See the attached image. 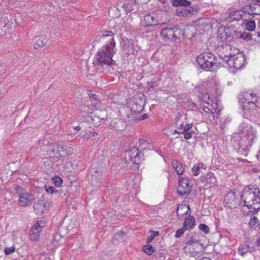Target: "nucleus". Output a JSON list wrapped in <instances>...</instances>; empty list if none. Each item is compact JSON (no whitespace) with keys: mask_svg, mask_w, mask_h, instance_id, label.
Here are the masks:
<instances>
[{"mask_svg":"<svg viewBox=\"0 0 260 260\" xmlns=\"http://www.w3.org/2000/svg\"><path fill=\"white\" fill-rule=\"evenodd\" d=\"M114 34L111 31L102 30L96 36L95 42L102 41L104 45L100 48L93 63L103 68L112 66L115 64L112 57L116 51Z\"/></svg>","mask_w":260,"mask_h":260,"instance_id":"f257e3e1","label":"nucleus"},{"mask_svg":"<svg viewBox=\"0 0 260 260\" xmlns=\"http://www.w3.org/2000/svg\"><path fill=\"white\" fill-rule=\"evenodd\" d=\"M228 46H225L222 47V50H219V56L222 60L228 63L230 68L236 69H241L246 63V59L243 54L238 53L236 55L226 54L224 53V50H228Z\"/></svg>","mask_w":260,"mask_h":260,"instance_id":"f03ea898","label":"nucleus"},{"mask_svg":"<svg viewBox=\"0 0 260 260\" xmlns=\"http://www.w3.org/2000/svg\"><path fill=\"white\" fill-rule=\"evenodd\" d=\"M240 101L245 113L251 114L260 109V97L256 96L253 93L245 94Z\"/></svg>","mask_w":260,"mask_h":260,"instance_id":"7ed1b4c3","label":"nucleus"},{"mask_svg":"<svg viewBox=\"0 0 260 260\" xmlns=\"http://www.w3.org/2000/svg\"><path fill=\"white\" fill-rule=\"evenodd\" d=\"M196 61L202 69L206 71H211L215 63V57L211 53H205L200 54L197 58Z\"/></svg>","mask_w":260,"mask_h":260,"instance_id":"20e7f679","label":"nucleus"},{"mask_svg":"<svg viewBox=\"0 0 260 260\" xmlns=\"http://www.w3.org/2000/svg\"><path fill=\"white\" fill-rule=\"evenodd\" d=\"M15 190L19 196L18 204L20 206H28L35 200L34 196L32 194L27 192L20 186H16Z\"/></svg>","mask_w":260,"mask_h":260,"instance_id":"39448f33","label":"nucleus"},{"mask_svg":"<svg viewBox=\"0 0 260 260\" xmlns=\"http://www.w3.org/2000/svg\"><path fill=\"white\" fill-rule=\"evenodd\" d=\"M260 194L259 190L256 188H250L249 187H245L241 196V200L244 202V206L247 207L250 204V202L254 199Z\"/></svg>","mask_w":260,"mask_h":260,"instance_id":"423d86ee","label":"nucleus"},{"mask_svg":"<svg viewBox=\"0 0 260 260\" xmlns=\"http://www.w3.org/2000/svg\"><path fill=\"white\" fill-rule=\"evenodd\" d=\"M45 225V223L42 220L37 222L30 230L29 238L31 241L37 242L40 238V233L42 229Z\"/></svg>","mask_w":260,"mask_h":260,"instance_id":"0eeeda50","label":"nucleus"},{"mask_svg":"<svg viewBox=\"0 0 260 260\" xmlns=\"http://www.w3.org/2000/svg\"><path fill=\"white\" fill-rule=\"evenodd\" d=\"M191 181L185 178H180L178 187V192L181 196L189 193L191 190Z\"/></svg>","mask_w":260,"mask_h":260,"instance_id":"6e6552de","label":"nucleus"},{"mask_svg":"<svg viewBox=\"0 0 260 260\" xmlns=\"http://www.w3.org/2000/svg\"><path fill=\"white\" fill-rule=\"evenodd\" d=\"M141 23L145 27L153 26L160 24L155 14L153 13L146 15Z\"/></svg>","mask_w":260,"mask_h":260,"instance_id":"1a4fd4ad","label":"nucleus"},{"mask_svg":"<svg viewBox=\"0 0 260 260\" xmlns=\"http://www.w3.org/2000/svg\"><path fill=\"white\" fill-rule=\"evenodd\" d=\"M196 246L197 250L194 251L189 250V254L191 256H196L198 253L200 252L202 249V245L197 240L195 239H191L187 242V245L185 247L186 252H188V249L193 248V246Z\"/></svg>","mask_w":260,"mask_h":260,"instance_id":"9d476101","label":"nucleus"},{"mask_svg":"<svg viewBox=\"0 0 260 260\" xmlns=\"http://www.w3.org/2000/svg\"><path fill=\"white\" fill-rule=\"evenodd\" d=\"M180 31L177 27L165 28L161 30L160 35L164 39L171 40L174 38L177 39L178 38V32L179 33Z\"/></svg>","mask_w":260,"mask_h":260,"instance_id":"9b49d317","label":"nucleus"},{"mask_svg":"<svg viewBox=\"0 0 260 260\" xmlns=\"http://www.w3.org/2000/svg\"><path fill=\"white\" fill-rule=\"evenodd\" d=\"M122 7L126 13H134L138 10L139 5L136 0H124Z\"/></svg>","mask_w":260,"mask_h":260,"instance_id":"f8f14e48","label":"nucleus"},{"mask_svg":"<svg viewBox=\"0 0 260 260\" xmlns=\"http://www.w3.org/2000/svg\"><path fill=\"white\" fill-rule=\"evenodd\" d=\"M191 214L189 206L185 204H179L177 209V215L179 219H186Z\"/></svg>","mask_w":260,"mask_h":260,"instance_id":"ddd939ff","label":"nucleus"},{"mask_svg":"<svg viewBox=\"0 0 260 260\" xmlns=\"http://www.w3.org/2000/svg\"><path fill=\"white\" fill-rule=\"evenodd\" d=\"M204 97L205 99L208 98V101H206L203 106V107H204V111L207 113L211 114V117L210 119V121L216 120L215 116L213 115L216 112L215 107H214L212 104H210L209 94L207 93L204 96Z\"/></svg>","mask_w":260,"mask_h":260,"instance_id":"4468645a","label":"nucleus"},{"mask_svg":"<svg viewBox=\"0 0 260 260\" xmlns=\"http://www.w3.org/2000/svg\"><path fill=\"white\" fill-rule=\"evenodd\" d=\"M194 9L189 7H178L176 10V14L179 17H189L193 15Z\"/></svg>","mask_w":260,"mask_h":260,"instance_id":"2eb2a0df","label":"nucleus"},{"mask_svg":"<svg viewBox=\"0 0 260 260\" xmlns=\"http://www.w3.org/2000/svg\"><path fill=\"white\" fill-rule=\"evenodd\" d=\"M128 155L132 163L137 165L139 164L141 156L138 149L135 147L132 148L128 152Z\"/></svg>","mask_w":260,"mask_h":260,"instance_id":"dca6fc26","label":"nucleus"},{"mask_svg":"<svg viewBox=\"0 0 260 260\" xmlns=\"http://www.w3.org/2000/svg\"><path fill=\"white\" fill-rule=\"evenodd\" d=\"M47 202L45 200H39L34 205V209L37 214L41 215L45 210Z\"/></svg>","mask_w":260,"mask_h":260,"instance_id":"f3484780","label":"nucleus"},{"mask_svg":"<svg viewBox=\"0 0 260 260\" xmlns=\"http://www.w3.org/2000/svg\"><path fill=\"white\" fill-rule=\"evenodd\" d=\"M203 182L205 183L206 185H209L211 187L216 185V179L213 173L209 172L206 175L202 177Z\"/></svg>","mask_w":260,"mask_h":260,"instance_id":"a211bd4d","label":"nucleus"},{"mask_svg":"<svg viewBox=\"0 0 260 260\" xmlns=\"http://www.w3.org/2000/svg\"><path fill=\"white\" fill-rule=\"evenodd\" d=\"M247 206V208L250 209L252 212H257L260 209V196H257L254 199L252 200Z\"/></svg>","mask_w":260,"mask_h":260,"instance_id":"6ab92c4d","label":"nucleus"},{"mask_svg":"<svg viewBox=\"0 0 260 260\" xmlns=\"http://www.w3.org/2000/svg\"><path fill=\"white\" fill-rule=\"evenodd\" d=\"M172 5L173 6L179 7H189L191 2L187 0H173Z\"/></svg>","mask_w":260,"mask_h":260,"instance_id":"aec40b11","label":"nucleus"},{"mask_svg":"<svg viewBox=\"0 0 260 260\" xmlns=\"http://www.w3.org/2000/svg\"><path fill=\"white\" fill-rule=\"evenodd\" d=\"M172 166L178 175H181L183 173L182 164L177 160L172 161Z\"/></svg>","mask_w":260,"mask_h":260,"instance_id":"412c9836","label":"nucleus"},{"mask_svg":"<svg viewBox=\"0 0 260 260\" xmlns=\"http://www.w3.org/2000/svg\"><path fill=\"white\" fill-rule=\"evenodd\" d=\"M188 217L187 219H184L185 221L183 223V226L186 229L192 228L194 224L195 219L194 217L190 215Z\"/></svg>","mask_w":260,"mask_h":260,"instance_id":"4be33fe9","label":"nucleus"},{"mask_svg":"<svg viewBox=\"0 0 260 260\" xmlns=\"http://www.w3.org/2000/svg\"><path fill=\"white\" fill-rule=\"evenodd\" d=\"M47 40L45 38H38L37 39L36 42L34 44L35 48H39L45 46L47 44Z\"/></svg>","mask_w":260,"mask_h":260,"instance_id":"5701e85b","label":"nucleus"},{"mask_svg":"<svg viewBox=\"0 0 260 260\" xmlns=\"http://www.w3.org/2000/svg\"><path fill=\"white\" fill-rule=\"evenodd\" d=\"M205 166L202 163L197 164L194 165L192 169V172L194 176H198L200 173V170L201 169H205Z\"/></svg>","mask_w":260,"mask_h":260,"instance_id":"b1692460","label":"nucleus"},{"mask_svg":"<svg viewBox=\"0 0 260 260\" xmlns=\"http://www.w3.org/2000/svg\"><path fill=\"white\" fill-rule=\"evenodd\" d=\"M109 14L113 18H118L120 15V10L118 8L114 7L109 10Z\"/></svg>","mask_w":260,"mask_h":260,"instance_id":"393cba45","label":"nucleus"},{"mask_svg":"<svg viewBox=\"0 0 260 260\" xmlns=\"http://www.w3.org/2000/svg\"><path fill=\"white\" fill-rule=\"evenodd\" d=\"M210 22L209 20L203 18L199 20L198 25L202 29L206 28L207 27H209Z\"/></svg>","mask_w":260,"mask_h":260,"instance_id":"a878e982","label":"nucleus"},{"mask_svg":"<svg viewBox=\"0 0 260 260\" xmlns=\"http://www.w3.org/2000/svg\"><path fill=\"white\" fill-rule=\"evenodd\" d=\"M143 251L148 255H151L154 252L155 250L151 245L148 244L143 247Z\"/></svg>","mask_w":260,"mask_h":260,"instance_id":"bb28decb","label":"nucleus"},{"mask_svg":"<svg viewBox=\"0 0 260 260\" xmlns=\"http://www.w3.org/2000/svg\"><path fill=\"white\" fill-rule=\"evenodd\" d=\"M249 250V247L247 245H241L238 249V253L241 256H243L245 253Z\"/></svg>","mask_w":260,"mask_h":260,"instance_id":"cd10ccee","label":"nucleus"},{"mask_svg":"<svg viewBox=\"0 0 260 260\" xmlns=\"http://www.w3.org/2000/svg\"><path fill=\"white\" fill-rule=\"evenodd\" d=\"M101 175H92L91 176V183L93 186H98L99 184V181L101 179Z\"/></svg>","mask_w":260,"mask_h":260,"instance_id":"c85d7f7f","label":"nucleus"},{"mask_svg":"<svg viewBox=\"0 0 260 260\" xmlns=\"http://www.w3.org/2000/svg\"><path fill=\"white\" fill-rule=\"evenodd\" d=\"M149 143L146 141L141 139L139 141V145L140 150H145L149 145Z\"/></svg>","mask_w":260,"mask_h":260,"instance_id":"c756f323","label":"nucleus"},{"mask_svg":"<svg viewBox=\"0 0 260 260\" xmlns=\"http://www.w3.org/2000/svg\"><path fill=\"white\" fill-rule=\"evenodd\" d=\"M248 7H249V9H251V12L254 15H259V13L257 12L256 10L257 9H260V5L257 4H253V5H249Z\"/></svg>","mask_w":260,"mask_h":260,"instance_id":"7c9ffc66","label":"nucleus"},{"mask_svg":"<svg viewBox=\"0 0 260 260\" xmlns=\"http://www.w3.org/2000/svg\"><path fill=\"white\" fill-rule=\"evenodd\" d=\"M246 28L249 31H253L255 28V23L253 20L249 21L246 24Z\"/></svg>","mask_w":260,"mask_h":260,"instance_id":"2f4dec72","label":"nucleus"},{"mask_svg":"<svg viewBox=\"0 0 260 260\" xmlns=\"http://www.w3.org/2000/svg\"><path fill=\"white\" fill-rule=\"evenodd\" d=\"M182 118L181 116L179 117L178 119H177L175 122V124L177 126L178 129L180 131V132L182 131L184 124H183V122H181L180 120H181Z\"/></svg>","mask_w":260,"mask_h":260,"instance_id":"473e14b6","label":"nucleus"},{"mask_svg":"<svg viewBox=\"0 0 260 260\" xmlns=\"http://www.w3.org/2000/svg\"><path fill=\"white\" fill-rule=\"evenodd\" d=\"M52 181L53 184H54L56 187H59L62 183L61 179L58 176L53 177Z\"/></svg>","mask_w":260,"mask_h":260,"instance_id":"72a5a7b5","label":"nucleus"},{"mask_svg":"<svg viewBox=\"0 0 260 260\" xmlns=\"http://www.w3.org/2000/svg\"><path fill=\"white\" fill-rule=\"evenodd\" d=\"M199 229L207 234L209 232V229L208 226L205 224H201L199 225Z\"/></svg>","mask_w":260,"mask_h":260,"instance_id":"f704fd0d","label":"nucleus"},{"mask_svg":"<svg viewBox=\"0 0 260 260\" xmlns=\"http://www.w3.org/2000/svg\"><path fill=\"white\" fill-rule=\"evenodd\" d=\"M45 190L47 192L49 193H54L57 192V190L53 186H45Z\"/></svg>","mask_w":260,"mask_h":260,"instance_id":"c9c22d12","label":"nucleus"},{"mask_svg":"<svg viewBox=\"0 0 260 260\" xmlns=\"http://www.w3.org/2000/svg\"><path fill=\"white\" fill-rule=\"evenodd\" d=\"M192 127V124L191 123H187L185 124L184 128L182 131L180 132V134H183L186 132H189V129H191Z\"/></svg>","mask_w":260,"mask_h":260,"instance_id":"e433bc0d","label":"nucleus"},{"mask_svg":"<svg viewBox=\"0 0 260 260\" xmlns=\"http://www.w3.org/2000/svg\"><path fill=\"white\" fill-rule=\"evenodd\" d=\"M186 230L187 229H185L184 227L183 226L182 228L177 230L176 232L175 237L176 238L180 237L181 236L183 235L185 231H186Z\"/></svg>","mask_w":260,"mask_h":260,"instance_id":"4c0bfd02","label":"nucleus"},{"mask_svg":"<svg viewBox=\"0 0 260 260\" xmlns=\"http://www.w3.org/2000/svg\"><path fill=\"white\" fill-rule=\"evenodd\" d=\"M15 250V248L14 247H6L4 250V252L6 255H9L14 252Z\"/></svg>","mask_w":260,"mask_h":260,"instance_id":"58836bf2","label":"nucleus"},{"mask_svg":"<svg viewBox=\"0 0 260 260\" xmlns=\"http://www.w3.org/2000/svg\"><path fill=\"white\" fill-rule=\"evenodd\" d=\"M258 219L255 216L251 218L250 222H249V225L251 226H253L256 225V223H258Z\"/></svg>","mask_w":260,"mask_h":260,"instance_id":"ea45409f","label":"nucleus"},{"mask_svg":"<svg viewBox=\"0 0 260 260\" xmlns=\"http://www.w3.org/2000/svg\"><path fill=\"white\" fill-rule=\"evenodd\" d=\"M63 149V147L61 146H58L56 147V148H54L52 149V152L54 153V154H59V152L60 151H62Z\"/></svg>","mask_w":260,"mask_h":260,"instance_id":"a19ab883","label":"nucleus"},{"mask_svg":"<svg viewBox=\"0 0 260 260\" xmlns=\"http://www.w3.org/2000/svg\"><path fill=\"white\" fill-rule=\"evenodd\" d=\"M193 133V131H189V132H186L185 133H184V137L185 139H190L191 137H192V134Z\"/></svg>","mask_w":260,"mask_h":260,"instance_id":"79ce46f5","label":"nucleus"},{"mask_svg":"<svg viewBox=\"0 0 260 260\" xmlns=\"http://www.w3.org/2000/svg\"><path fill=\"white\" fill-rule=\"evenodd\" d=\"M240 38L244 40H249L251 38V34L249 33H244L240 36Z\"/></svg>","mask_w":260,"mask_h":260,"instance_id":"37998d69","label":"nucleus"},{"mask_svg":"<svg viewBox=\"0 0 260 260\" xmlns=\"http://www.w3.org/2000/svg\"><path fill=\"white\" fill-rule=\"evenodd\" d=\"M142 108H143L142 105H140L136 109H135L134 106H133V109L134 111H135V112H136V113H139V112H140V111H142Z\"/></svg>","mask_w":260,"mask_h":260,"instance_id":"c03bdc74","label":"nucleus"},{"mask_svg":"<svg viewBox=\"0 0 260 260\" xmlns=\"http://www.w3.org/2000/svg\"><path fill=\"white\" fill-rule=\"evenodd\" d=\"M234 15H235L237 17V18H236L237 19H239L240 17H241V15H240V12L239 11H236L235 12H234L233 14L232 13H231L230 15V17L231 18H232V17L234 16Z\"/></svg>","mask_w":260,"mask_h":260,"instance_id":"a18cd8bd","label":"nucleus"},{"mask_svg":"<svg viewBox=\"0 0 260 260\" xmlns=\"http://www.w3.org/2000/svg\"><path fill=\"white\" fill-rule=\"evenodd\" d=\"M154 238L155 237L151 234V235L147 238V242L148 243H150L153 241Z\"/></svg>","mask_w":260,"mask_h":260,"instance_id":"49530a36","label":"nucleus"},{"mask_svg":"<svg viewBox=\"0 0 260 260\" xmlns=\"http://www.w3.org/2000/svg\"><path fill=\"white\" fill-rule=\"evenodd\" d=\"M245 9H246L245 10V12L247 13H248V14L250 15H254L252 13L250 12H251V9H249V7H248V8L247 9V8H245Z\"/></svg>","mask_w":260,"mask_h":260,"instance_id":"de8ad7c7","label":"nucleus"},{"mask_svg":"<svg viewBox=\"0 0 260 260\" xmlns=\"http://www.w3.org/2000/svg\"><path fill=\"white\" fill-rule=\"evenodd\" d=\"M148 84L150 87H153L154 86V83L153 82H150Z\"/></svg>","mask_w":260,"mask_h":260,"instance_id":"09e8293b","label":"nucleus"},{"mask_svg":"<svg viewBox=\"0 0 260 260\" xmlns=\"http://www.w3.org/2000/svg\"><path fill=\"white\" fill-rule=\"evenodd\" d=\"M60 237V235L59 234H56L55 237H54V239L55 240H59V238Z\"/></svg>","mask_w":260,"mask_h":260,"instance_id":"8fccbe9b","label":"nucleus"},{"mask_svg":"<svg viewBox=\"0 0 260 260\" xmlns=\"http://www.w3.org/2000/svg\"><path fill=\"white\" fill-rule=\"evenodd\" d=\"M197 250V248H196V246H193V248H191L190 249H188V251H189V250H191V251H194ZM186 253H189V252H186Z\"/></svg>","mask_w":260,"mask_h":260,"instance_id":"3c124183","label":"nucleus"},{"mask_svg":"<svg viewBox=\"0 0 260 260\" xmlns=\"http://www.w3.org/2000/svg\"><path fill=\"white\" fill-rule=\"evenodd\" d=\"M152 234L155 237L156 236L158 235V233L157 232H153Z\"/></svg>","mask_w":260,"mask_h":260,"instance_id":"603ef678","label":"nucleus"},{"mask_svg":"<svg viewBox=\"0 0 260 260\" xmlns=\"http://www.w3.org/2000/svg\"><path fill=\"white\" fill-rule=\"evenodd\" d=\"M148 117V115L146 114H144L143 116H142V119H145L146 118H147Z\"/></svg>","mask_w":260,"mask_h":260,"instance_id":"864d4df0","label":"nucleus"},{"mask_svg":"<svg viewBox=\"0 0 260 260\" xmlns=\"http://www.w3.org/2000/svg\"><path fill=\"white\" fill-rule=\"evenodd\" d=\"M91 97L92 99L97 100V99H96L97 96L95 94H92Z\"/></svg>","mask_w":260,"mask_h":260,"instance_id":"5fc2aeb1","label":"nucleus"},{"mask_svg":"<svg viewBox=\"0 0 260 260\" xmlns=\"http://www.w3.org/2000/svg\"><path fill=\"white\" fill-rule=\"evenodd\" d=\"M75 129L77 131H79L80 129V128L79 126H76L75 127Z\"/></svg>","mask_w":260,"mask_h":260,"instance_id":"6e6d98bb","label":"nucleus"},{"mask_svg":"<svg viewBox=\"0 0 260 260\" xmlns=\"http://www.w3.org/2000/svg\"><path fill=\"white\" fill-rule=\"evenodd\" d=\"M95 135H97V134L94 132L93 133L92 136H94Z\"/></svg>","mask_w":260,"mask_h":260,"instance_id":"4d7b16f0","label":"nucleus"},{"mask_svg":"<svg viewBox=\"0 0 260 260\" xmlns=\"http://www.w3.org/2000/svg\"><path fill=\"white\" fill-rule=\"evenodd\" d=\"M175 133H177L178 134H179V133L180 134V131L179 132V131H177V130L175 131Z\"/></svg>","mask_w":260,"mask_h":260,"instance_id":"13d9d810","label":"nucleus"},{"mask_svg":"<svg viewBox=\"0 0 260 260\" xmlns=\"http://www.w3.org/2000/svg\"><path fill=\"white\" fill-rule=\"evenodd\" d=\"M257 35L260 38V31L257 33Z\"/></svg>","mask_w":260,"mask_h":260,"instance_id":"bf43d9fd","label":"nucleus"},{"mask_svg":"<svg viewBox=\"0 0 260 260\" xmlns=\"http://www.w3.org/2000/svg\"><path fill=\"white\" fill-rule=\"evenodd\" d=\"M129 52L130 53H134V51H129Z\"/></svg>","mask_w":260,"mask_h":260,"instance_id":"052dcab7","label":"nucleus"},{"mask_svg":"<svg viewBox=\"0 0 260 260\" xmlns=\"http://www.w3.org/2000/svg\"><path fill=\"white\" fill-rule=\"evenodd\" d=\"M119 235H120V234H117L116 235H115V236H119Z\"/></svg>","mask_w":260,"mask_h":260,"instance_id":"680f3d73","label":"nucleus"}]
</instances>
